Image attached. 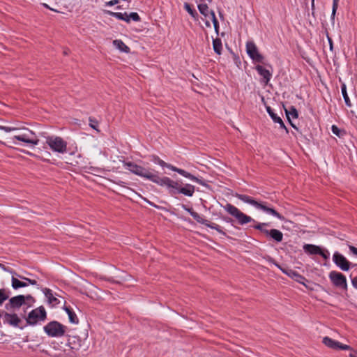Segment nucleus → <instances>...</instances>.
<instances>
[{"label": "nucleus", "instance_id": "nucleus-1", "mask_svg": "<svg viewBox=\"0 0 357 357\" xmlns=\"http://www.w3.org/2000/svg\"><path fill=\"white\" fill-rule=\"evenodd\" d=\"M123 163L124 167L132 174L150 180L160 186L166 187L171 195L183 194L187 197H192L195 193V188L191 184L186 183L184 186H181L178 181L167 176L160 177L158 174L132 162L123 161Z\"/></svg>", "mask_w": 357, "mask_h": 357}, {"label": "nucleus", "instance_id": "nucleus-2", "mask_svg": "<svg viewBox=\"0 0 357 357\" xmlns=\"http://www.w3.org/2000/svg\"><path fill=\"white\" fill-rule=\"evenodd\" d=\"M0 130L6 132H15L13 137L8 138L7 142L3 143L9 147H11L13 145H17V142H22L33 146L38 145L39 143V139L36 134L28 128L0 125Z\"/></svg>", "mask_w": 357, "mask_h": 357}, {"label": "nucleus", "instance_id": "nucleus-3", "mask_svg": "<svg viewBox=\"0 0 357 357\" xmlns=\"http://www.w3.org/2000/svg\"><path fill=\"white\" fill-rule=\"evenodd\" d=\"M236 197L245 203L250 204L254 206L257 209H260L264 212L272 215L277 218L284 220V217L278 213L273 208L268 206L265 203L259 202L252 198L251 197L246 195L237 194Z\"/></svg>", "mask_w": 357, "mask_h": 357}, {"label": "nucleus", "instance_id": "nucleus-4", "mask_svg": "<svg viewBox=\"0 0 357 357\" xmlns=\"http://www.w3.org/2000/svg\"><path fill=\"white\" fill-rule=\"evenodd\" d=\"M153 161L155 162V163H157L160 166H161L162 167H167L174 172H177L178 174H179L180 175L187 178H189L190 180L192 181H195L202 185H205L206 183H205V181L202 179H200L197 177H196L195 176L192 175V174L185 171L184 169H180V168H178L175 166H173L171 164H168L167 162H165V161H163L162 160H161L159 157L158 156H153Z\"/></svg>", "mask_w": 357, "mask_h": 357}, {"label": "nucleus", "instance_id": "nucleus-5", "mask_svg": "<svg viewBox=\"0 0 357 357\" xmlns=\"http://www.w3.org/2000/svg\"><path fill=\"white\" fill-rule=\"evenodd\" d=\"M67 326L57 321H52L43 327L45 333L51 337H61L66 335Z\"/></svg>", "mask_w": 357, "mask_h": 357}, {"label": "nucleus", "instance_id": "nucleus-6", "mask_svg": "<svg viewBox=\"0 0 357 357\" xmlns=\"http://www.w3.org/2000/svg\"><path fill=\"white\" fill-rule=\"evenodd\" d=\"M268 226L266 222H257L253 226L255 229L260 231L268 238L272 239L276 243H280L283 239V234L278 229H267L266 227Z\"/></svg>", "mask_w": 357, "mask_h": 357}, {"label": "nucleus", "instance_id": "nucleus-7", "mask_svg": "<svg viewBox=\"0 0 357 357\" xmlns=\"http://www.w3.org/2000/svg\"><path fill=\"white\" fill-rule=\"evenodd\" d=\"M45 139L46 144L52 151L59 153H64L67 151V142L62 137L51 135L46 137Z\"/></svg>", "mask_w": 357, "mask_h": 357}, {"label": "nucleus", "instance_id": "nucleus-8", "mask_svg": "<svg viewBox=\"0 0 357 357\" xmlns=\"http://www.w3.org/2000/svg\"><path fill=\"white\" fill-rule=\"evenodd\" d=\"M223 208L231 215L234 217L238 224L241 225H243L250 222H255V220L252 219L250 216L247 215L241 211L238 208L234 206V205L227 203L226 205L223 206Z\"/></svg>", "mask_w": 357, "mask_h": 357}, {"label": "nucleus", "instance_id": "nucleus-9", "mask_svg": "<svg viewBox=\"0 0 357 357\" xmlns=\"http://www.w3.org/2000/svg\"><path fill=\"white\" fill-rule=\"evenodd\" d=\"M47 318V312L43 306H40L31 310L26 318L28 325L34 326L40 321H43Z\"/></svg>", "mask_w": 357, "mask_h": 357}, {"label": "nucleus", "instance_id": "nucleus-10", "mask_svg": "<svg viewBox=\"0 0 357 357\" xmlns=\"http://www.w3.org/2000/svg\"><path fill=\"white\" fill-rule=\"evenodd\" d=\"M329 278L335 287L344 290L347 289V279L342 273L333 271L329 273Z\"/></svg>", "mask_w": 357, "mask_h": 357}, {"label": "nucleus", "instance_id": "nucleus-11", "mask_svg": "<svg viewBox=\"0 0 357 357\" xmlns=\"http://www.w3.org/2000/svg\"><path fill=\"white\" fill-rule=\"evenodd\" d=\"M246 51L249 56L256 62H262L264 56L259 52L258 49L252 41L246 43Z\"/></svg>", "mask_w": 357, "mask_h": 357}, {"label": "nucleus", "instance_id": "nucleus-12", "mask_svg": "<svg viewBox=\"0 0 357 357\" xmlns=\"http://www.w3.org/2000/svg\"><path fill=\"white\" fill-rule=\"evenodd\" d=\"M333 260L335 264L343 271H347L350 268V262L344 256L338 252H335L333 256Z\"/></svg>", "mask_w": 357, "mask_h": 357}, {"label": "nucleus", "instance_id": "nucleus-13", "mask_svg": "<svg viewBox=\"0 0 357 357\" xmlns=\"http://www.w3.org/2000/svg\"><path fill=\"white\" fill-rule=\"evenodd\" d=\"M24 304L25 296L24 295H18L10 298L8 303L6 304L5 307L8 311H10L12 310L19 309Z\"/></svg>", "mask_w": 357, "mask_h": 357}, {"label": "nucleus", "instance_id": "nucleus-14", "mask_svg": "<svg viewBox=\"0 0 357 357\" xmlns=\"http://www.w3.org/2000/svg\"><path fill=\"white\" fill-rule=\"evenodd\" d=\"M3 322L5 324H8L10 326L13 327H19L21 329H23L24 327L20 326V324L22 322V320L17 316V314L15 313H8L7 312H3L2 313Z\"/></svg>", "mask_w": 357, "mask_h": 357}, {"label": "nucleus", "instance_id": "nucleus-15", "mask_svg": "<svg viewBox=\"0 0 357 357\" xmlns=\"http://www.w3.org/2000/svg\"><path fill=\"white\" fill-rule=\"evenodd\" d=\"M323 343L328 347L333 349L352 350V348L350 346L343 344L341 342L334 340L328 337L323 338Z\"/></svg>", "mask_w": 357, "mask_h": 357}, {"label": "nucleus", "instance_id": "nucleus-16", "mask_svg": "<svg viewBox=\"0 0 357 357\" xmlns=\"http://www.w3.org/2000/svg\"><path fill=\"white\" fill-rule=\"evenodd\" d=\"M182 207L188 211L191 216L199 223L206 226L209 220L204 219L198 213L193 211L192 208H188L185 205H182Z\"/></svg>", "mask_w": 357, "mask_h": 357}, {"label": "nucleus", "instance_id": "nucleus-17", "mask_svg": "<svg viewBox=\"0 0 357 357\" xmlns=\"http://www.w3.org/2000/svg\"><path fill=\"white\" fill-rule=\"evenodd\" d=\"M255 69L257 71V73L261 77H263L264 83L266 84H267L268 83V82L270 81V79L271 78V76H272V74L271 73V72L268 70L264 68L262 66H260V65H257L255 67Z\"/></svg>", "mask_w": 357, "mask_h": 357}, {"label": "nucleus", "instance_id": "nucleus-18", "mask_svg": "<svg viewBox=\"0 0 357 357\" xmlns=\"http://www.w3.org/2000/svg\"><path fill=\"white\" fill-rule=\"evenodd\" d=\"M71 349L77 350L82 346V340L77 336H69L68 342L66 344Z\"/></svg>", "mask_w": 357, "mask_h": 357}, {"label": "nucleus", "instance_id": "nucleus-19", "mask_svg": "<svg viewBox=\"0 0 357 357\" xmlns=\"http://www.w3.org/2000/svg\"><path fill=\"white\" fill-rule=\"evenodd\" d=\"M283 273L289 276L290 278H293L296 282L302 284H303V280H305V278L303 276H302L301 274H299L298 273L292 269L283 271Z\"/></svg>", "mask_w": 357, "mask_h": 357}, {"label": "nucleus", "instance_id": "nucleus-20", "mask_svg": "<svg viewBox=\"0 0 357 357\" xmlns=\"http://www.w3.org/2000/svg\"><path fill=\"white\" fill-rule=\"evenodd\" d=\"M321 248L318 245L312 244H305L303 246V250L309 255H319L321 252Z\"/></svg>", "mask_w": 357, "mask_h": 357}, {"label": "nucleus", "instance_id": "nucleus-21", "mask_svg": "<svg viewBox=\"0 0 357 357\" xmlns=\"http://www.w3.org/2000/svg\"><path fill=\"white\" fill-rule=\"evenodd\" d=\"M285 112H286V115H287V117L288 119V121H289L290 124L291 125V126L296 129H297V128L292 123L291 121V116L293 118V119H297L298 116V111L297 109L294 107V106H291L289 110L287 109H285Z\"/></svg>", "mask_w": 357, "mask_h": 357}, {"label": "nucleus", "instance_id": "nucleus-22", "mask_svg": "<svg viewBox=\"0 0 357 357\" xmlns=\"http://www.w3.org/2000/svg\"><path fill=\"white\" fill-rule=\"evenodd\" d=\"M199 11L203 15L205 19L211 18V13H214L213 10H210L208 6L206 3H201L198 5Z\"/></svg>", "mask_w": 357, "mask_h": 357}, {"label": "nucleus", "instance_id": "nucleus-23", "mask_svg": "<svg viewBox=\"0 0 357 357\" xmlns=\"http://www.w3.org/2000/svg\"><path fill=\"white\" fill-rule=\"evenodd\" d=\"M113 45L121 52L126 53H128L130 52L129 47H128L121 40H114L113 41Z\"/></svg>", "mask_w": 357, "mask_h": 357}, {"label": "nucleus", "instance_id": "nucleus-24", "mask_svg": "<svg viewBox=\"0 0 357 357\" xmlns=\"http://www.w3.org/2000/svg\"><path fill=\"white\" fill-rule=\"evenodd\" d=\"M64 310L68 315V319L70 323L72 324H78L79 319L77 318L76 314L73 312V310L69 307H65Z\"/></svg>", "mask_w": 357, "mask_h": 357}, {"label": "nucleus", "instance_id": "nucleus-25", "mask_svg": "<svg viewBox=\"0 0 357 357\" xmlns=\"http://www.w3.org/2000/svg\"><path fill=\"white\" fill-rule=\"evenodd\" d=\"M105 12L112 17H114L118 20H123V21L126 22L127 23H129L128 19H124V15H126V12L116 13V12L110 11V10H105Z\"/></svg>", "mask_w": 357, "mask_h": 357}, {"label": "nucleus", "instance_id": "nucleus-26", "mask_svg": "<svg viewBox=\"0 0 357 357\" xmlns=\"http://www.w3.org/2000/svg\"><path fill=\"white\" fill-rule=\"evenodd\" d=\"M11 282H12V284H11L12 287L14 289H17L19 288L25 287L28 285V284L26 282L20 281L13 276L12 277Z\"/></svg>", "mask_w": 357, "mask_h": 357}, {"label": "nucleus", "instance_id": "nucleus-27", "mask_svg": "<svg viewBox=\"0 0 357 357\" xmlns=\"http://www.w3.org/2000/svg\"><path fill=\"white\" fill-rule=\"evenodd\" d=\"M45 296L47 298L50 303L56 304L59 303V300L54 296L52 290L50 289H45L44 291Z\"/></svg>", "mask_w": 357, "mask_h": 357}, {"label": "nucleus", "instance_id": "nucleus-28", "mask_svg": "<svg viewBox=\"0 0 357 357\" xmlns=\"http://www.w3.org/2000/svg\"><path fill=\"white\" fill-rule=\"evenodd\" d=\"M213 47L214 52L216 54H218L219 55L221 54L222 45V41L220 38L213 39Z\"/></svg>", "mask_w": 357, "mask_h": 357}, {"label": "nucleus", "instance_id": "nucleus-29", "mask_svg": "<svg viewBox=\"0 0 357 357\" xmlns=\"http://www.w3.org/2000/svg\"><path fill=\"white\" fill-rule=\"evenodd\" d=\"M183 6L185 10L190 15V16L194 20H197L198 19V13L195 9L192 8L191 6L188 3H184Z\"/></svg>", "mask_w": 357, "mask_h": 357}, {"label": "nucleus", "instance_id": "nucleus-30", "mask_svg": "<svg viewBox=\"0 0 357 357\" xmlns=\"http://www.w3.org/2000/svg\"><path fill=\"white\" fill-rule=\"evenodd\" d=\"M272 119V120L275 122V123H278L280 124V127L281 128H284L285 129L286 132H288V130L287 128H286L284 122L282 121V119L278 116L276 114H275L274 112L273 114H271V116H270Z\"/></svg>", "mask_w": 357, "mask_h": 357}, {"label": "nucleus", "instance_id": "nucleus-31", "mask_svg": "<svg viewBox=\"0 0 357 357\" xmlns=\"http://www.w3.org/2000/svg\"><path fill=\"white\" fill-rule=\"evenodd\" d=\"M341 91H342V93L345 104L347 106L350 107L351 105V104L350 99H349L347 92V86H346L345 84H342Z\"/></svg>", "mask_w": 357, "mask_h": 357}, {"label": "nucleus", "instance_id": "nucleus-32", "mask_svg": "<svg viewBox=\"0 0 357 357\" xmlns=\"http://www.w3.org/2000/svg\"><path fill=\"white\" fill-rule=\"evenodd\" d=\"M124 19H128L129 23L131 20L134 22H139L141 20V18L137 13L132 12L130 14H128L126 13V15H124Z\"/></svg>", "mask_w": 357, "mask_h": 357}, {"label": "nucleus", "instance_id": "nucleus-33", "mask_svg": "<svg viewBox=\"0 0 357 357\" xmlns=\"http://www.w3.org/2000/svg\"><path fill=\"white\" fill-rule=\"evenodd\" d=\"M206 227L216 230L218 233H220L222 235H226V233L222 229V228L218 225H217L215 223L211 222L209 221L208 225H206Z\"/></svg>", "mask_w": 357, "mask_h": 357}, {"label": "nucleus", "instance_id": "nucleus-34", "mask_svg": "<svg viewBox=\"0 0 357 357\" xmlns=\"http://www.w3.org/2000/svg\"><path fill=\"white\" fill-rule=\"evenodd\" d=\"M210 20L212 21L215 31L217 33H218L219 29V23L218 20L216 19L215 13H211V18Z\"/></svg>", "mask_w": 357, "mask_h": 357}, {"label": "nucleus", "instance_id": "nucleus-35", "mask_svg": "<svg viewBox=\"0 0 357 357\" xmlns=\"http://www.w3.org/2000/svg\"><path fill=\"white\" fill-rule=\"evenodd\" d=\"M210 20L212 21L215 31L217 33H218L219 29V23L218 20L216 19L215 13H211V18Z\"/></svg>", "mask_w": 357, "mask_h": 357}, {"label": "nucleus", "instance_id": "nucleus-36", "mask_svg": "<svg viewBox=\"0 0 357 357\" xmlns=\"http://www.w3.org/2000/svg\"><path fill=\"white\" fill-rule=\"evenodd\" d=\"M266 260L274 264L276 267H278L280 270H281L282 272L283 271H285V270H289L290 268H282L280 265H279L270 256H267L266 257Z\"/></svg>", "mask_w": 357, "mask_h": 357}, {"label": "nucleus", "instance_id": "nucleus-37", "mask_svg": "<svg viewBox=\"0 0 357 357\" xmlns=\"http://www.w3.org/2000/svg\"><path fill=\"white\" fill-rule=\"evenodd\" d=\"M266 260L274 264L276 267H278L280 270H281L282 272L283 271H285V270H289L290 268H282L280 265H279L270 256H267L266 257Z\"/></svg>", "mask_w": 357, "mask_h": 357}, {"label": "nucleus", "instance_id": "nucleus-38", "mask_svg": "<svg viewBox=\"0 0 357 357\" xmlns=\"http://www.w3.org/2000/svg\"><path fill=\"white\" fill-rule=\"evenodd\" d=\"M266 260L274 264L276 267H278L280 270H281L282 272L283 271H285V270H289L290 268H282L280 265H279L270 256H267L266 257Z\"/></svg>", "mask_w": 357, "mask_h": 357}, {"label": "nucleus", "instance_id": "nucleus-39", "mask_svg": "<svg viewBox=\"0 0 357 357\" xmlns=\"http://www.w3.org/2000/svg\"><path fill=\"white\" fill-rule=\"evenodd\" d=\"M9 296L6 293V289H0V305H2V303L8 298Z\"/></svg>", "mask_w": 357, "mask_h": 357}, {"label": "nucleus", "instance_id": "nucleus-40", "mask_svg": "<svg viewBox=\"0 0 357 357\" xmlns=\"http://www.w3.org/2000/svg\"><path fill=\"white\" fill-rule=\"evenodd\" d=\"M89 126L94 130H98V121L94 119V118H92V117H89Z\"/></svg>", "mask_w": 357, "mask_h": 357}, {"label": "nucleus", "instance_id": "nucleus-41", "mask_svg": "<svg viewBox=\"0 0 357 357\" xmlns=\"http://www.w3.org/2000/svg\"><path fill=\"white\" fill-rule=\"evenodd\" d=\"M18 277L20 278H21L22 280H25L27 284H30L31 285H37V281L36 280H32V279H30V278H25L24 276H22V275H18Z\"/></svg>", "mask_w": 357, "mask_h": 357}, {"label": "nucleus", "instance_id": "nucleus-42", "mask_svg": "<svg viewBox=\"0 0 357 357\" xmlns=\"http://www.w3.org/2000/svg\"><path fill=\"white\" fill-rule=\"evenodd\" d=\"M338 8V3L333 2L331 20H334L337 9Z\"/></svg>", "mask_w": 357, "mask_h": 357}, {"label": "nucleus", "instance_id": "nucleus-43", "mask_svg": "<svg viewBox=\"0 0 357 357\" xmlns=\"http://www.w3.org/2000/svg\"><path fill=\"white\" fill-rule=\"evenodd\" d=\"M331 130L334 135H335L337 137L341 136V130L336 126L335 125H333L331 127Z\"/></svg>", "mask_w": 357, "mask_h": 357}, {"label": "nucleus", "instance_id": "nucleus-44", "mask_svg": "<svg viewBox=\"0 0 357 357\" xmlns=\"http://www.w3.org/2000/svg\"><path fill=\"white\" fill-rule=\"evenodd\" d=\"M321 255L324 259H328L329 258V252L327 250L321 249V252L319 254Z\"/></svg>", "mask_w": 357, "mask_h": 357}, {"label": "nucleus", "instance_id": "nucleus-45", "mask_svg": "<svg viewBox=\"0 0 357 357\" xmlns=\"http://www.w3.org/2000/svg\"><path fill=\"white\" fill-rule=\"evenodd\" d=\"M25 296V302H31L33 303L35 301L34 298L31 295L24 296Z\"/></svg>", "mask_w": 357, "mask_h": 357}, {"label": "nucleus", "instance_id": "nucleus-46", "mask_svg": "<svg viewBox=\"0 0 357 357\" xmlns=\"http://www.w3.org/2000/svg\"><path fill=\"white\" fill-rule=\"evenodd\" d=\"M349 250L354 255H357V248L350 245Z\"/></svg>", "mask_w": 357, "mask_h": 357}, {"label": "nucleus", "instance_id": "nucleus-47", "mask_svg": "<svg viewBox=\"0 0 357 357\" xmlns=\"http://www.w3.org/2000/svg\"><path fill=\"white\" fill-rule=\"evenodd\" d=\"M351 283L353 284V286L357 289V277H354V278L351 279Z\"/></svg>", "mask_w": 357, "mask_h": 357}, {"label": "nucleus", "instance_id": "nucleus-48", "mask_svg": "<svg viewBox=\"0 0 357 357\" xmlns=\"http://www.w3.org/2000/svg\"><path fill=\"white\" fill-rule=\"evenodd\" d=\"M266 111L268 113L269 116H271V114L273 113V111L272 110V109L271 108L270 106H266Z\"/></svg>", "mask_w": 357, "mask_h": 357}, {"label": "nucleus", "instance_id": "nucleus-49", "mask_svg": "<svg viewBox=\"0 0 357 357\" xmlns=\"http://www.w3.org/2000/svg\"><path fill=\"white\" fill-rule=\"evenodd\" d=\"M43 6H44V7H45V8H48V9L51 10H53V11H54V12H57V13H59V11H58L57 10H55V9H53V8H50V7L47 4H46V3H43Z\"/></svg>", "mask_w": 357, "mask_h": 357}, {"label": "nucleus", "instance_id": "nucleus-50", "mask_svg": "<svg viewBox=\"0 0 357 357\" xmlns=\"http://www.w3.org/2000/svg\"><path fill=\"white\" fill-rule=\"evenodd\" d=\"M328 43L330 45V50H333V40L329 36H328Z\"/></svg>", "mask_w": 357, "mask_h": 357}, {"label": "nucleus", "instance_id": "nucleus-51", "mask_svg": "<svg viewBox=\"0 0 357 357\" xmlns=\"http://www.w3.org/2000/svg\"><path fill=\"white\" fill-rule=\"evenodd\" d=\"M209 20L208 18H206V20H205V25L206 27H208L210 28L211 27V23L209 22Z\"/></svg>", "mask_w": 357, "mask_h": 357}, {"label": "nucleus", "instance_id": "nucleus-52", "mask_svg": "<svg viewBox=\"0 0 357 357\" xmlns=\"http://www.w3.org/2000/svg\"><path fill=\"white\" fill-rule=\"evenodd\" d=\"M143 199L146 202L149 204H150L151 206H153L154 207H157L156 205H155L153 203H152L151 202L149 201L146 198H143Z\"/></svg>", "mask_w": 357, "mask_h": 357}, {"label": "nucleus", "instance_id": "nucleus-53", "mask_svg": "<svg viewBox=\"0 0 357 357\" xmlns=\"http://www.w3.org/2000/svg\"><path fill=\"white\" fill-rule=\"evenodd\" d=\"M105 6H113V4H112V0H111V1H107V2L105 3Z\"/></svg>", "mask_w": 357, "mask_h": 357}, {"label": "nucleus", "instance_id": "nucleus-54", "mask_svg": "<svg viewBox=\"0 0 357 357\" xmlns=\"http://www.w3.org/2000/svg\"><path fill=\"white\" fill-rule=\"evenodd\" d=\"M119 1L120 0H112L113 6L118 4Z\"/></svg>", "mask_w": 357, "mask_h": 357}, {"label": "nucleus", "instance_id": "nucleus-55", "mask_svg": "<svg viewBox=\"0 0 357 357\" xmlns=\"http://www.w3.org/2000/svg\"><path fill=\"white\" fill-rule=\"evenodd\" d=\"M24 152L26 153V154L29 155L36 156L33 153H32L31 152H29V151H24Z\"/></svg>", "mask_w": 357, "mask_h": 357}, {"label": "nucleus", "instance_id": "nucleus-56", "mask_svg": "<svg viewBox=\"0 0 357 357\" xmlns=\"http://www.w3.org/2000/svg\"><path fill=\"white\" fill-rule=\"evenodd\" d=\"M223 219L227 222H230L231 221V220L229 218H224Z\"/></svg>", "mask_w": 357, "mask_h": 357}, {"label": "nucleus", "instance_id": "nucleus-57", "mask_svg": "<svg viewBox=\"0 0 357 357\" xmlns=\"http://www.w3.org/2000/svg\"><path fill=\"white\" fill-rule=\"evenodd\" d=\"M311 1H312V2H311V3H311V4H312V8L313 9V8H314V0H312Z\"/></svg>", "mask_w": 357, "mask_h": 357}, {"label": "nucleus", "instance_id": "nucleus-58", "mask_svg": "<svg viewBox=\"0 0 357 357\" xmlns=\"http://www.w3.org/2000/svg\"><path fill=\"white\" fill-rule=\"evenodd\" d=\"M0 268H3V270H6L5 266L2 264H0Z\"/></svg>", "mask_w": 357, "mask_h": 357}, {"label": "nucleus", "instance_id": "nucleus-59", "mask_svg": "<svg viewBox=\"0 0 357 357\" xmlns=\"http://www.w3.org/2000/svg\"><path fill=\"white\" fill-rule=\"evenodd\" d=\"M349 357H357L354 354H350Z\"/></svg>", "mask_w": 357, "mask_h": 357}, {"label": "nucleus", "instance_id": "nucleus-60", "mask_svg": "<svg viewBox=\"0 0 357 357\" xmlns=\"http://www.w3.org/2000/svg\"><path fill=\"white\" fill-rule=\"evenodd\" d=\"M261 100L265 104V99H264V98L263 96L261 97Z\"/></svg>", "mask_w": 357, "mask_h": 357}, {"label": "nucleus", "instance_id": "nucleus-61", "mask_svg": "<svg viewBox=\"0 0 357 357\" xmlns=\"http://www.w3.org/2000/svg\"><path fill=\"white\" fill-rule=\"evenodd\" d=\"M333 2L339 3V0H333Z\"/></svg>", "mask_w": 357, "mask_h": 357}, {"label": "nucleus", "instance_id": "nucleus-62", "mask_svg": "<svg viewBox=\"0 0 357 357\" xmlns=\"http://www.w3.org/2000/svg\"><path fill=\"white\" fill-rule=\"evenodd\" d=\"M116 8H117V9H121V7L120 6H118Z\"/></svg>", "mask_w": 357, "mask_h": 357}, {"label": "nucleus", "instance_id": "nucleus-63", "mask_svg": "<svg viewBox=\"0 0 357 357\" xmlns=\"http://www.w3.org/2000/svg\"><path fill=\"white\" fill-rule=\"evenodd\" d=\"M64 54H68V52L66 51L63 52Z\"/></svg>", "mask_w": 357, "mask_h": 357}]
</instances>
